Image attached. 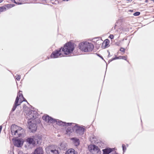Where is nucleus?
I'll return each instance as SVG.
<instances>
[{"instance_id": "f257e3e1", "label": "nucleus", "mask_w": 154, "mask_h": 154, "mask_svg": "<svg viewBox=\"0 0 154 154\" xmlns=\"http://www.w3.org/2000/svg\"><path fill=\"white\" fill-rule=\"evenodd\" d=\"M43 120H45L48 123H56L57 125L61 126H70L72 124V123H66L63 122L59 120L55 119H53L48 115L44 116L42 117Z\"/></svg>"}, {"instance_id": "f03ea898", "label": "nucleus", "mask_w": 154, "mask_h": 154, "mask_svg": "<svg viewBox=\"0 0 154 154\" xmlns=\"http://www.w3.org/2000/svg\"><path fill=\"white\" fill-rule=\"evenodd\" d=\"M11 129L12 135L15 137H20L23 131V129L21 127L15 125L11 126Z\"/></svg>"}, {"instance_id": "7ed1b4c3", "label": "nucleus", "mask_w": 154, "mask_h": 154, "mask_svg": "<svg viewBox=\"0 0 154 154\" xmlns=\"http://www.w3.org/2000/svg\"><path fill=\"white\" fill-rule=\"evenodd\" d=\"M79 47L82 51L87 52L91 51L94 48V46L91 43L85 42L80 44Z\"/></svg>"}, {"instance_id": "20e7f679", "label": "nucleus", "mask_w": 154, "mask_h": 154, "mask_svg": "<svg viewBox=\"0 0 154 154\" xmlns=\"http://www.w3.org/2000/svg\"><path fill=\"white\" fill-rule=\"evenodd\" d=\"M65 54L67 55L71 53L74 49V44L70 42L66 44L61 49Z\"/></svg>"}, {"instance_id": "39448f33", "label": "nucleus", "mask_w": 154, "mask_h": 154, "mask_svg": "<svg viewBox=\"0 0 154 154\" xmlns=\"http://www.w3.org/2000/svg\"><path fill=\"white\" fill-rule=\"evenodd\" d=\"M22 98L24 99L23 101H26V100L23 97V95L22 93H19L16 97L14 103L12 108L11 111H14L16 108L17 106L20 105L21 103H22L23 101L21 100V98Z\"/></svg>"}, {"instance_id": "423d86ee", "label": "nucleus", "mask_w": 154, "mask_h": 154, "mask_svg": "<svg viewBox=\"0 0 154 154\" xmlns=\"http://www.w3.org/2000/svg\"><path fill=\"white\" fill-rule=\"evenodd\" d=\"M57 149V146L51 145L47 147L45 150L47 154H59Z\"/></svg>"}, {"instance_id": "0eeeda50", "label": "nucleus", "mask_w": 154, "mask_h": 154, "mask_svg": "<svg viewBox=\"0 0 154 154\" xmlns=\"http://www.w3.org/2000/svg\"><path fill=\"white\" fill-rule=\"evenodd\" d=\"M72 124L74 125L73 126V129L74 132L76 133L77 135H82L84 134L85 131L84 128L75 123H72Z\"/></svg>"}, {"instance_id": "6e6552de", "label": "nucleus", "mask_w": 154, "mask_h": 154, "mask_svg": "<svg viewBox=\"0 0 154 154\" xmlns=\"http://www.w3.org/2000/svg\"><path fill=\"white\" fill-rule=\"evenodd\" d=\"M38 114L37 112L35 111L32 110L29 111L27 114V116L26 117L29 120V122H31V120H33L35 119L38 116Z\"/></svg>"}, {"instance_id": "1a4fd4ad", "label": "nucleus", "mask_w": 154, "mask_h": 154, "mask_svg": "<svg viewBox=\"0 0 154 154\" xmlns=\"http://www.w3.org/2000/svg\"><path fill=\"white\" fill-rule=\"evenodd\" d=\"M89 151L93 154H100V151L98 147L95 145H91L88 146Z\"/></svg>"}, {"instance_id": "9d476101", "label": "nucleus", "mask_w": 154, "mask_h": 154, "mask_svg": "<svg viewBox=\"0 0 154 154\" xmlns=\"http://www.w3.org/2000/svg\"><path fill=\"white\" fill-rule=\"evenodd\" d=\"M61 49L62 48H61L58 50H56L53 51L51 55V58H55L63 56V54L61 53Z\"/></svg>"}, {"instance_id": "9b49d317", "label": "nucleus", "mask_w": 154, "mask_h": 154, "mask_svg": "<svg viewBox=\"0 0 154 154\" xmlns=\"http://www.w3.org/2000/svg\"><path fill=\"white\" fill-rule=\"evenodd\" d=\"M38 136H32L28 137L26 139L27 142L29 144H35L36 142H38V140L37 139Z\"/></svg>"}, {"instance_id": "f8f14e48", "label": "nucleus", "mask_w": 154, "mask_h": 154, "mask_svg": "<svg viewBox=\"0 0 154 154\" xmlns=\"http://www.w3.org/2000/svg\"><path fill=\"white\" fill-rule=\"evenodd\" d=\"M28 122L29 125V128L30 132L32 133L35 132L37 128V126L36 124L35 123H32L31 122Z\"/></svg>"}, {"instance_id": "ddd939ff", "label": "nucleus", "mask_w": 154, "mask_h": 154, "mask_svg": "<svg viewBox=\"0 0 154 154\" xmlns=\"http://www.w3.org/2000/svg\"><path fill=\"white\" fill-rule=\"evenodd\" d=\"M23 142L21 140L18 139L16 140L14 142V145L17 147H20L23 144Z\"/></svg>"}, {"instance_id": "4468645a", "label": "nucleus", "mask_w": 154, "mask_h": 154, "mask_svg": "<svg viewBox=\"0 0 154 154\" xmlns=\"http://www.w3.org/2000/svg\"><path fill=\"white\" fill-rule=\"evenodd\" d=\"M75 146L77 147L80 144V140L79 138L76 137H72L71 139Z\"/></svg>"}, {"instance_id": "2eb2a0df", "label": "nucleus", "mask_w": 154, "mask_h": 154, "mask_svg": "<svg viewBox=\"0 0 154 154\" xmlns=\"http://www.w3.org/2000/svg\"><path fill=\"white\" fill-rule=\"evenodd\" d=\"M74 125L72 124L70 126H68V127L66 130V133L69 134L72 132L74 131V130L73 129V126Z\"/></svg>"}, {"instance_id": "dca6fc26", "label": "nucleus", "mask_w": 154, "mask_h": 154, "mask_svg": "<svg viewBox=\"0 0 154 154\" xmlns=\"http://www.w3.org/2000/svg\"><path fill=\"white\" fill-rule=\"evenodd\" d=\"M67 144L65 142H63L60 143L59 146V148L60 149L63 150H65L67 149Z\"/></svg>"}, {"instance_id": "f3484780", "label": "nucleus", "mask_w": 154, "mask_h": 154, "mask_svg": "<svg viewBox=\"0 0 154 154\" xmlns=\"http://www.w3.org/2000/svg\"><path fill=\"white\" fill-rule=\"evenodd\" d=\"M34 154H43V151L40 147L36 148L34 151Z\"/></svg>"}, {"instance_id": "a211bd4d", "label": "nucleus", "mask_w": 154, "mask_h": 154, "mask_svg": "<svg viewBox=\"0 0 154 154\" xmlns=\"http://www.w3.org/2000/svg\"><path fill=\"white\" fill-rule=\"evenodd\" d=\"M114 149L111 148H106L104 149H103V154H109L113 151Z\"/></svg>"}, {"instance_id": "6ab92c4d", "label": "nucleus", "mask_w": 154, "mask_h": 154, "mask_svg": "<svg viewBox=\"0 0 154 154\" xmlns=\"http://www.w3.org/2000/svg\"><path fill=\"white\" fill-rule=\"evenodd\" d=\"M15 5L14 4H8L6 5L2 6V7H4L5 8L3 10H4V11H5L7 9H8L9 8L13 7Z\"/></svg>"}, {"instance_id": "aec40b11", "label": "nucleus", "mask_w": 154, "mask_h": 154, "mask_svg": "<svg viewBox=\"0 0 154 154\" xmlns=\"http://www.w3.org/2000/svg\"><path fill=\"white\" fill-rule=\"evenodd\" d=\"M66 154H77L73 149H69L66 152Z\"/></svg>"}, {"instance_id": "412c9836", "label": "nucleus", "mask_w": 154, "mask_h": 154, "mask_svg": "<svg viewBox=\"0 0 154 154\" xmlns=\"http://www.w3.org/2000/svg\"><path fill=\"white\" fill-rule=\"evenodd\" d=\"M121 59L126 60L127 58L126 56H120L118 57L116 56V60Z\"/></svg>"}, {"instance_id": "4be33fe9", "label": "nucleus", "mask_w": 154, "mask_h": 154, "mask_svg": "<svg viewBox=\"0 0 154 154\" xmlns=\"http://www.w3.org/2000/svg\"><path fill=\"white\" fill-rule=\"evenodd\" d=\"M96 139L94 136H93L90 138V140L92 143H95L96 141Z\"/></svg>"}, {"instance_id": "5701e85b", "label": "nucleus", "mask_w": 154, "mask_h": 154, "mask_svg": "<svg viewBox=\"0 0 154 154\" xmlns=\"http://www.w3.org/2000/svg\"><path fill=\"white\" fill-rule=\"evenodd\" d=\"M12 2H14L15 3L18 5H21L22 4L21 2H19L18 0L16 1V0H11Z\"/></svg>"}, {"instance_id": "b1692460", "label": "nucleus", "mask_w": 154, "mask_h": 154, "mask_svg": "<svg viewBox=\"0 0 154 154\" xmlns=\"http://www.w3.org/2000/svg\"><path fill=\"white\" fill-rule=\"evenodd\" d=\"M122 150L123 151V152H124L126 149V148L125 146V145L124 144L122 145Z\"/></svg>"}, {"instance_id": "393cba45", "label": "nucleus", "mask_w": 154, "mask_h": 154, "mask_svg": "<svg viewBox=\"0 0 154 154\" xmlns=\"http://www.w3.org/2000/svg\"><path fill=\"white\" fill-rule=\"evenodd\" d=\"M140 12H136L133 15L135 16H139V15H140Z\"/></svg>"}, {"instance_id": "a878e982", "label": "nucleus", "mask_w": 154, "mask_h": 154, "mask_svg": "<svg viewBox=\"0 0 154 154\" xmlns=\"http://www.w3.org/2000/svg\"><path fill=\"white\" fill-rule=\"evenodd\" d=\"M105 46H106L109 43V41L108 39H106L105 40Z\"/></svg>"}, {"instance_id": "bb28decb", "label": "nucleus", "mask_w": 154, "mask_h": 154, "mask_svg": "<svg viewBox=\"0 0 154 154\" xmlns=\"http://www.w3.org/2000/svg\"><path fill=\"white\" fill-rule=\"evenodd\" d=\"M4 7H0V13L4 11V10L3 9H4Z\"/></svg>"}, {"instance_id": "cd10ccee", "label": "nucleus", "mask_w": 154, "mask_h": 154, "mask_svg": "<svg viewBox=\"0 0 154 154\" xmlns=\"http://www.w3.org/2000/svg\"><path fill=\"white\" fill-rule=\"evenodd\" d=\"M125 49L123 48H121L120 49V51L122 52H125Z\"/></svg>"}, {"instance_id": "c85d7f7f", "label": "nucleus", "mask_w": 154, "mask_h": 154, "mask_svg": "<svg viewBox=\"0 0 154 154\" xmlns=\"http://www.w3.org/2000/svg\"><path fill=\"white\" fill-rule=\"evenodd\" d=\"M114 36L113 35H110L109 36V38L111 39H112L114 38Z\"/></svg>"}, {"instance_id": "c756f323", "label": "nucleus", "mask_w": 154, "mask_h": 154, "mask_svg": "<svg viewBox=\"0 0 154 154\" xmlns=\"http://www.w3.org/2000/svg\"><path fill=\"white\" fill-rule=\"evenodd\" d=\"M20 76L19 75H18L17 76V77L16 78V79L17 80H19L20 79Z\"/></svg>"}, {"instance_id": "7c9ffc66", "label": "nucleus", "mask_w": 154, "mask_h": 154, "mask_svg": "<svg viewBox=\"0 0 154 154\" xmlns=\"http://www.w3.org/2000/svg\"><path fill=\"white\" fill-rule=\"evenodd\" d=\"M115 59H116V57H114V58H113L112 59L109 60V62H111V61H112V60H115Z\"/></svg>"}, {"instance_id": "2f4dec72", "label": "nucleus", "mask_w": 154, "mask_h": 154, "mask_svg": "<svg viewBox=\"0 0 154 154\" xmlns=\"http://www.w3.org/2000/svg\"><path fill=\"white\" fill-rule=\"evenodd\" d=\"M9 154H14L13 152L10 151L9 152Z\"/></svg>"}, {"instance_id": "473e14b6", "label": "nucleus", "mask_w": 154, "mask_h": 154, "mask_svg": "<svg viewBox=\"0 0 154 154\" xmlns=\"http://www.w3.org/2000/svg\"><path fill=\"white\" fill-rule=\"evenodd\" d=\"M145 2L147 3L148 2V0H146L145 1Z\"/></svg>"}, {"instance_id": "72a5a7b5", "label": "nucleus", "mask_w": 154, "mask_h": 154, "mask_svg": "<svg viewBox=\"0 0 154 154\" xmlns=\"http://www.w3.org/2000/svg\"><path fill=\"white\" fill-rule=\"evenodd\" d=\"M97 55H98V56H99V57H100L101 56L100 55V54H97Z\"/></svg>"}, {"instance_id": "f704fd0d", "label": "nucleus", "mask_w": 154, "mask_h": 154, "mask_svg": "<svg viewBox=\"0 0 154 154\" xmlns=\"http://www.w3.org/2000/svg\"><path fill=\"white\" fill-rule=\"evenodd\" d=\"M97 55H98V56H99V57H100L101 56L100 55V54H97Z\"/></svg>"}, {"instance_id": "c9c22d12", "label": "nucleus", "mask_w": 154, "mask_h": 154, "mask_svg": "<svg viewBox=\"0 0 154 154\" xmlns=\"http://www.w3.org/2000/svg\"><path fill=\"white\" fill-rule=\"evenodd\" d=\"M127 1L129 2H131L132 1V0H127Z\"/></svg>"}, {"instance_id": "e433bc0d", "label": "nucleus", "mask_w": 154, "mask_h": 154, "mask_svg": "<svg viewBox=\"0 0 154 154\" xmlns=\"http://www.w3.org/2000/svg\"><path fill=\"white\" fill-rule=\"evenodd\" d=\"M3 1V0H0V3L2 2Z\"/></svg>"}, {"instance_id": "4c0bfd02", "label": "nucleus", "mask_w": 154, "mask_h": 154, "mask_svg": "<svg viewBox=\"0 0 154 154\" xmlns=\"http://www.w3.org/2000/svg\"><path fill=\"white\" fill-rule=\"evenodd\" d=\"M100 57H101L102 59H103V57H102V56H101Z\"/></svg>"}, {"instance_id": "58836bf2", "label": "nucleus", "mask_w": 154, "mask_h": 154, "mask_svg": "<svg viewBox=\"0 0 154 154\" xmlns=\"http://www.w3.org/2000/svg\"><path fill=\"white\" fill-rule=\"evenodd\" d=\"M150 0L153 1L154 2V0Z\"/></svg>"}, {"instance_id": "ea45409f", "label": "nucleus", "mask_w": 154, "mask_h": 154, "mask_svg": "<svg viewBox=\"0 0 154 154\" xmlns=\"http://www.w3.org/2000/svg\"><path fill=\"white\" fill-rule=\"evenodd\" d=\"M116 45H118V44H117L116 42Z\"/></svg>"}, {"instance_id": "a19ab883", "label": "nucleus", "mask_w": 154, "mask_h": 154, "mask_svg": "<svg viewBox=\"0 0 154 154\" xmlns=\"http://www.w3.org/2000/svg\"><path fill=\"white\" fill-rule=\"evenodd\" d=\"M116 27V25H115V26H114V28H115Z\"/></svg>"}, {"instance_id": "79ce46f5", "label": "nucleus", "mask_w": 154, "mask_h": 154, "mask_svg": "<svg viewBox=\"0 0 154 154\" xmlns=\"http://www.w3.org/2000/svg\"><path fill=\"white\" fill-rule=\"evenodd\" d=\"M116 154H118L116 152Z\"/></svg>"}]
</instances>
